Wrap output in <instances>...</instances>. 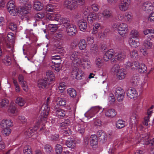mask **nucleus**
I'll return each instance as SVG.
<instances>
[{
	"mask_svg": "<svg viewBox=\"0 0 154 154\" xmlns=\"http://www.w3.org/2000/svg\"><path fill=\"white\" fill-rule=\"evenodd\" d=\"M111 71L116 73V78L119 80L124 79L127 74L126 69H120L119 65L118 64H115L113 66L111 69Z\"/></svg>",
	"mask_w": 154,
	"mask_h": 154,
	"instance_id": "nucleus-1",
	"label": "nucleus"
},
{
	"mask_svg": "<svg viewBox=\"0 0 154 154\" xmlns=\"http://www.w3.org/2000/svg\"><path fill=\"white\" fill-rule=\"evenodd\" d=\"M79 53L77 51L72 52L70 55L72 63L74 65L79 66L83 62H86L87 60L85 58L81 59L79 56Z\"/></svg>",
	"mask_w": 154,
	"mask_h": 154,
	"instance_id": "nucleus-2",
	"label": "nucleus"
},
{
	"mask_svg": "<svg viewBox=\"0 0 154 154\" xmlns=\"http://www.w3.org/2000/svg\"><path fill=\"white\" fill-rule=\"evenodd\" d=\"M112 27L114 29H117L118 33L122 37L125 36L128 31L127 25L124 23L119 24L114 23Z\"/></svg>",
	"mask_w": 154,
	"mask_h": 154,
	"instance_id": "nucleus-3",
	"label": "nucleus"
},
{
	"mask_svg": "<svg viewBox=\"0 0 154 154\" xmlns=\"http://www.w3.org/2000/svg\"><path fill=\"white\" fill-rule=\"evenodd\" d=\"M29 0H20V3L24 6L21 8V11L23 15L29 14L32 8L31 4L29 2Z\"/></svg>",
	"mask_w": 154,
	"mask_h": 154,
	"instance_id": "nucleus-4",
	"label": "nucleus"
},
{
	"mask_svg": "<svg viewBox=\"0 0 154 154\" xmlns=\"http://www.w3.org/2000/svg\"><path fill=\"white\" fill-rule=\"evenodd\" d=\"M13 1H10L8 3L7 7L8 11L11 15L13 16L16 15L19 12V10L16 8L14 4Z\"/></svg>",
	"mask_w": 154,
	"mask_h": 154,
	"instance_id": "nucleus-5",
	"label": "nucleus"
},
{
	"mask_svg": "<svg viewBox=\"0 0 154 154\" xmlns=\"http://www.w3.org/2000/svg\"><path fill=\"white\" fill-rule=\"evenodd\" d=\"M131 0H122L119 3L118 7L122 11L125 12L128 9L131 3Z\"/></svg>",
	"mask_w": 154,
	"mask_h": 154,
	"instance_id": "nucleus-6",
	"label": "nucleus"
},
{
	"mask_svg": "<svg viewBox=\"0 0 154 154\" xmlns=\"http://www.w3.org/2000/svg\"><path fill=\"white\" fill-rule=\"evenodd\" d=\"M63 5L65 8L71 11L75 9L78 7L74 0H65Z\"/></svg>",
	"mask_w": 154,
	"mask_h": 154,
	"instance_id": "nucleus-7",
	"label": "nucleus"
},
{
	"mask_svg": "<svg viewBox=\"0 0 154 154\" xmlns=\"http://www.w3.org/2000/svg\"><path fill=\"white\" fill-rule=\"evenodd\" d=\"M143 46L145 47V48H141L140 49V51L143 54L146 56L148 54L147 51H146V49H151L152 46L153 44L152 42L148 40H145L143 43Z\"/></svg>",
	"mask_w": 154,
	"mask_h": 154,
	"instance_id": "nucleus-8",
	"label": "nucleus"
},
{
	"mask_svg": "<svg viewBox=\"0 0 154 154\" xmlns=\"http://www.w3.org/2000/svg\"><path fill=\"white\" fill-rule=\"evenodd\" d=\"M87 20L90 23H92L94 21L99 20L101 19V14L98 13L96 14L93 12H91L88 16Z\"/></svg>",
	"mask_w": 154,
	"mask_h": 154,
	"instance_id": "nucleus-9",
	"label": "nucleus"
},
{
	"mask_svg": "<svg viewBox=\"0 0 154 154\" xmlns=\"http://www.w3.org/2000/svg\"><path fill=\"white\" fill-rule=\"evenodd\" d=\"M115 94L118 101H121L124 98L125 91L122 88L118 87L116 88Z\"/></svg>",
	"mask_w": 154,
	"mask_h": 154,
	"instance_id": "nucleus-10",
	"label": "nucleus"
},
{
	"mask_svg": "<svg viewBox=\"0 0 154 154\" xmlns=\"http://www.w3.org/2000/svg\"><path fill=\"white\" fill-rule=\"evenodd\" d=\"M126 57V54L124 52L119 51L114 54L113 55V58L115 61L122 60Z\"/></svg>",
	"mask_w": 154,
	"mask_h": 154,
	"instance_id": "nucleus-11",
	"label": "nucleus"
},
{
	"mask_svg": "<svg viewBox=\"0 0 154 154\" xmlns=\"http://www.w3.org/2000/svg\"><path fill=\"white\" fill-rule=\"evenodd\" d=\"M84 72L80 69H76L73 70L72 72V75L75 76L76 79L80 80L82 79L83 76Z\"/></svg>",
	"mask_w": 154,
	"mask_h": 154,
	"instance_id": "nucleus-12",
	"label": "nucleus"
},
{
	"mask_svg": "<svg viewBox=\"0 0 154 154\" xmlns=\"http://www.w3.org/2000/svg\"><path fill=\"white\" fill-rule=\"evenodd\" d=\"M90 141L91 146L93 149H96L98 146V143L97 136L95 134H93L90 137Z\"/></svg>",
	"mask_w": 154,
	"mask_h": 154,
	"instance_id": "nucleus-13",
	"label": "nucleus"
},
{
	"mask_svg": "<svg viewBox=\"0 0 154 154\" xmlns=\"http://www.w3.org/2000/svg\"><path fill=\"white\" fill-rule=\"evenodd\" d=\"M66 28V29L67 32L69 35H72L75 34L76 32V27L75 25L70 24Z\"/></svg>",
	"mask_w": 154,
	"mask_h": 154,
	"instance_id": "nucleus-14",
	"label": "nucleus"
},
{
	"mask_svg": "<svg viewBox=\"0 0 154 154\" xmlns=\"http://www.w3.org/2000/svg\"><path fill=\"white\" fill-rule=\"evenodd\" d=\"M87 126V124L85 122H83L80 124L77 125L75 127V129L78 132L81 134L84 133L85 128Z\"/></svg>",
	"mask_w": 154,
	"mask_h": 154,
	"instance_id": "nucleus-15",
	"label": "nucleus"
},
{
	"mask_svg": "<svg viewBox=\"0 0 154 154\" xmlns=\"http://www.w3.org/2000/svg\"><path fill=\"white\" fill-rule=\"evenodd\" d=\"M12 121L10 119H4L1 121L0 125L1 128L11 127L13 125Z\"/></svg>",
	"mask_w": 154,
	"mask_h": 154,
	"instance_id": "nucleus-16",
	"label": "nucleus"
},
{
	"mask_svg": "<svg viewBox=\"0 0 154 154\" xmlns=\"http://www.w3.org/2000/svg\"><path fill=\"white\" fill-rule=\"evenodd\" d=\"M127 96L131 99L136 97L138 95V93L136 90L132 88L128 89L127 92Z\"/></svg>",
	"mask_w": 154,
	"mask_h": 154,
	"instance_id": "nucleus-17",
	"label": "nucleus"
},
{
	"mask_svg": "<svg viewBox=\"0 0 154 154\" xmlns=\"http://www.w3.org/2000/svg\"><path fill=\"white\" fill-rule=\"evenodd\" d=\"M54 0H43V2L45 3H49L50 2L53 3ZM54 6L51 4H48L46 7V11L48 12H53L54 9Z\"/></svg>",
	"mask_w": 154,
	"mask_h": 154,
	"instance_id": "nucleus-18",
	"label": "nucleus"
},
{
	"mask_svg": "<svg viewBox=\"0 0 154 154\" xmlns=\"http://www.w3.org/2000/svg\"><path fill=\"white\" fill-rule=\"evenodd\" d=\"M78 24L80 30L82 31H85L87 29V24L85 21L83 20H79Z\"/></svg>",
	"mask_w": 154,
	"mask_h": 154,
	"instance_id": "nucleus-19",
	"label": "nucleus"
},
{
	"mask_svg": "<svg viewBox=\"0 0 154 154\" xmlns=\"http://www.w3.org/2000/svg\"><path fill=\"white\" fill-rule=\"evenodd\" d=\"M48 81L46 78L39 79L37 83L38 87L40 88H44L46 87L48 85Z\"/></svg>",
	"mask_w": 154,
	"mask_h": 154,
	"instance_id": "nucleus-20",
	"label": "nucleus"
},
{
	"mask_svg": "<svg viewBox=\"0 0 154 154\" xmlns=\"http://www.w3.org/2000/svg\"><path fill=\"white\" fill-rule=\"evenodd\" d=\"M103 17L106 19H109L112 17V12L111 10L106 9L101 14Z\"/></svg>",
	"mask_w": 154,
	"mask_h": 154,
	"instance_id": "nucleus-21",
	"label": "nucleus"
},
{
	"mask_svg": "<svg viewBox=\"0 0 154 154\" xmlns=\"http://www.w3.org/2000/svg\"><path fill=\"white\" fill-rule=\"evenodd\" d=\"M131 82L133 86H138L140 85L141 82L139 75H134L132 78Z\"/></svg>",
	"mask_w": 154,
	"mask_h": 154,
	"instance_id": "nucleus-22",
	"label": "nucleus"
},
{
	"mask_svg": "<svg viewBox=\"0 0 154 154\" xmlns=\"http://www.w3.org/2000/svg\"><path fill=\"white\" fill-rule=\"evenodd\" d=\"M50 108L48 105L45 104H44L41 110L42 116H43L44 117H46L49 114Z\"/></svg>",
	"mask_w": 154,
	"mask_h": 154,
	"instance_id": "nucleus-23",
	"label": "nucleus"
},
{
	"mask_svg": "<svg viewBox=\"0 0 154 154\" xmlns=\"http://www.w3.org/2000/svg\"><path fill=\"white\" fill-rule=\"evenodd\" d=\"M153 6L151 3L145 2L143 3L142 8L145 11H148L153 10Z\"/></svg>",
	"mask_w": 154,
	"mask_h": 154,
	"instance_id": "nucleus-24",
	"label": "nucleus"
},
{
	"mask_svg": "<svg viewBox=\"0 0 154 154\" xmlns=\"http://www.w3.org/2000/svg\"><path fill=\"white\" fill-rule=\"evenodd\" d=\"M135 67H137V69L141 73H143L146 71L147 68L145 65L143 63H134Z\"/></svg>",
	"mask_w": 154,
	"mask_h": 154,
	"instance_id": "nucleus-25",
	"label": "nucleus"
},
{
	"mask_svg": "<svg viewBox=\"0 0 154 154\" xmlns=\"http://www.w3.org/2000/svg\"><path fill=\"white\" fill-rule=\"evenodd\" d=\"M130 118L131 123L133 124H136L138 120L139 116L135 112H134L131 113Z\"/></svg>",
	"mask_w": 154,
	"mask_h": 154,
	"instance_id": "nucleus-26",
	"label": "nucleus"
},
{
	"mask_svg": "<svg viewBox=\"0 0 154 154\" xmlns=\"http://www.w3.org/2000/svg\"><path fill=\"white\" fill-rule=\"evenodd\" d=\"M105 114L108 117L112 118L116 116V113L114 109H110L105 111Z\"/></svg>",
	"mask_w": 154,
	"mask_h": 154,
	"instance_id": "nucleus-27",
	"label": "nucleus"
},
{
	"mask_svg": "<svg viewBox=\"0 0 154 154\" xmlns=\"http://www.w3.org/2000/svg\"><path fill=\"white\" fill-rule=\"evenodd\" d=\"M43 8V5L40 1H35L33 5V8L37 11L41 10Z\"/></svg>",
	"mask_w": 154,
	"mask_h": 154,
	"instance_id": "nucleus-28",
	"label": "nucleus"
},
{
	"mask_svg": "<svg viewBox=\"0 0 154 154\" xmlns=\"http://www.w3.org/2000/svg\"><path fill=\"white\" fill-rule=\"evenodd\" d=\"M66 144L67 146L71 149L74 148L75 146V143L72 138H69L66 140Z\"/></svg>",
	"mask_w": 154,
	"mask_h": 154,
	"instance_id": "nucleus-29",
	"label": "nucleus"
},
{
	"mask_svg": "<svg viewBox=\"0 0 154 154\" xmlns=\"http://www.w3.org/2000/svg\"><path fill=\"white\" fill-rule=\"evenodd\" d=\"M78 46L79 49L81 50H84L85 49L87 44L85 40L81 39L78 43Z\"/></svg>",
	"mask_w": 154,
	"mask_h": 154,
	"instance_id": "nucleus-30",
	"label": "nucleus"
},
{
	"mask_svg": "<svg viewBox=\"0 0 154 154\" xmlns=\"http://www.w3.org/2000/svg\"><path fill=\"white\" fill-rule=\"evenodd\" d=\"M15 102L20 106H23L26 103L24 98L20 97H17L15 100Z\"/></svg>",
	"mask_w": 154,
	"mask_h": 154,
	"instance_id": "nucleus-31",
	"label": "nucleus"
},
{
	"mask_svg": "<svg viewBox=\"0 0 154 154\" xmlns=\"http://www.w3.org/2000/svg\"><path fill=\"white\" fill-rule=\"evenodd\" d=\"M130 35L131 37V38H135L137 39L138 38V37L140 35V33L137 30L134 29L131 31Z\"/></svg>",
	"mask_w": 154,
	"mask_h": 154,
	"instance_id": "nucleus-32",
	"label": "nucleus"
},
{
	"mask_svg": "<svg viewBox=\"0 0 154 154\" xmlns=\"http://www.w3.org/2000/svg\"><path fill=\"white\" fill-rule=\"evenodd\" d=\"M56 113L57 116L59 118L64 116L65 115V112L63 109H57L55 108Z\"/></svg>",
	"mask_w": 154,
	"mask_h": 154,
	"instance_id": "nucleus-33",
	"label": "nucleus"
},
{
	"mask_svg": "<svg viewBox=\"0 0 154 154\" xmlns=\"http://www.w3.org/2000/svg\"><path fill=\"white\" fill-rule=\"evenodd\" d=\"M152 113V111L149 109L147 111V116L145 117L144 119V124L146 126L148 125V123L149 122V119L151 116V114Z\"/></svg>",
	"mask_w": 154,
	"mask_h": 154,
	"instance_id": "nucleus-34",
	"label": "nucleus"
},
{
	"mask_svg": "<svg viewBox=\"0 0 154 154\" xmlns=\"http://www.w3.org/2000/svg\"><path fill=\"white\" fill-rule=\"evenodd\" d=\"M46 75L48 80L50 81L53 80L54 79V75L53 72L50 70H48L46 72Z\"/></svg>",
	"mask_w": 154,
	"mask_h": 154,
	"instance_id": "nucleus-35",
	"label": "nucleus"
},
{
	"mask_svg": "<svg viewBox=\"0 0 154 154\" xmlns=\"http://www.w3.org/2000/svg\"><path fill=\"white\" fill-rule=\"evenodd\" d=\"M109 32V30L108 29H105L103 31H100L98 32V35L99 37L100 38H104L107 35Z\"/></svg>",
	"mask_w": 154,
	"mask_h": 154,
	"instance_id": "nucleus-36",
	"label": "nucleus"
},
{
	"mask_svg": "<svg viewBox=\"0 0 154 154\" xmlns=\"http://www.w3.org/2000/svg\"><path fill=\"white\" fill-rule=\"evenodd\" d=\"M60 23L63 24V26L65 28L70 24L69 20L66 18H63L60 19Z\"/></svg>",
	"mask_w": 154,
	"mask_h": 154,
	"instance_id": "nucleus-37",
	"label": "nucleus"
},
{
	"mask_svg": "<svg viewBox=\"0 0 154 154\" xmlns=\"http://www.w3.org/2000/svg\"><path fill=\"white\" fill-rule=\"evenodd\" d=\"M52 60V62L53 63H61L62 60L60 56L55 55L51 57Z\"/></svg>",
	"mask_w": 154,
	"mask_h": 154,
	"instance_id": "nucleus-38",
	"label": "nucleus"
},
{
	"mask_svg": "<svg viewBox=\"0 0 154 154\" xmlns=\"http://www.w3.org/2000/svg\"><path fill=\"white\" fill-rule=\"evenodd\" d=\"M125 122L122 120H118L116 123V127L118 128H121L125 126Z\"/></svg>",
	"mask_w": 154,
	"mask_h": 154,
	"instance_id": "nucleus-39",
	"label": "nucleus"
},
{
	"mask_svg": "<svg viewBox=\"0 0 154 154\" xmlns=\"http://www.w3.org/2000/svg\"><path fill=\"white\" fill-rule=\"evenodd\" d=\"M67 92L69 96L73 98L75 97L76 95V92L73 88H70L68 89Z\"/></svg>",
	"mask_w": 154,
	"mask_h": 154,
	"instance_id": "nucleus-40",
	"label": "nucleus"
},
{
	"mask_svg": "<svg viewBox=\"0 0 154 154\" xmlns=\"http://www.w3.org/2000/svg\"><path fill=\"white\" fill-rule=\"evenodd\" d=\"M8 111L10 113L14 114L15 116L16 115V108L14 103L11 104Z\"/></svg>",
	"mask_w": 154,
	"mask_h": 154,
	"instance_id": "nucleus-41",
	"label": "nucleus"
},
{
	"mask_svg": "<svg viewBox=\"0 0 154 154\" xmlns=\"http://www.w3.org/2000/svg\"><path fill=\"white\" fill-rule=\"evenodd\" d=\"M129 43L132 47L134 48H137L139 45V43L138 42L132 39V38H129Z\"/></svg>",
	"mask_w": 154,
	"mask_h": 154,
	"instance_id": "nucleus-42",
	"label": "nucleus"
},
{
	"mask_svg": "<svg viewBox=\"0 0 154 154\" xmlns=\"http://www.w3.org/2000/svg\"><path fill=\"white\" fill-rule=\"evenodd\" d=\"M2 61L4 64L7 66H9L11 64V57L8 56H6Z\"/></svg>",
	"mask_w": 154,
	"mask_h": 154,
	"instance_id": "nucleus-43",
	"label": "nucleus"
},
{
	"mask_svg": "<svg viewBox=\"0 0 154 154\" xmlns=\"http://www.w3.org/2000/svg\"><path fill=\"white\" fill-rule=\"evenodd\" d=\"M101 108L98 106L92 107L91 108L89 111V112L91 113V114L94 115L98 112Z\"/></svg>",
	"mask_w": 154,
	"mask_h": 154,
	"instance_id": "nucleus-44",
	"label": "nucleus"
},
{
	"mask_svg": "<svg viewBox=\"0 0 154 154\" xmlns=\"http://www.w3.org/2000/svg\"><path fill=\"white\" fill-rule=\"evenodd\" d=\"M9 101L6 99H3L0 103V106L2 108H5L8 106L9 104Z\"/></svg>",
	"mask_w": 154,
	"mask_h": 154,
	"instance_id": "nucleus-45",
	"label": "nucleus"
},
{
	"mask_svg": "<svg viewBox=\"0 0 154 154\" xmlns=\"http://www.w3.org/2000/svg\"><path fill=\"white\" fill-rule=\"evenodd\" d=\"M3 129L2 131V134L5 136H7L8 135L11 133V129L10 127H6L5 128H2Z\"/></svg>",
	"mask_w": 154,
	"mask_h": 154,
	"instance_id": "nucleus-46",
	"label": "nucleus"
},
{
	"mask_svg": "<svg viewBox=\"0 0 154 154\" xmlns=\"http://www.w3.org/2000/svg\"><path fill=\"white\" fill-rule=\"evenodd\" d=\"M48 28L51 32H54L57 29V24H49L48 25Z\"/></svg>",
	"mask_w": 154,
	"mask_h": 154,
	"instance_id": "nucleus-47",
	"label": "nucleus"
},
{
	"mask_svg": "<svg viewBox=\"0 0 154 154\" xmlns=\"http://www.w3.org/2000/svg\"><path fill=\"white\" fill-rule=\"evenodd\" d=\"M66 101L65 99L58 98L57 101V104L60 106H63L66 105Z\"/></svg>",
	"mask_w": 154,
	"mask_h": 154,
	"instance_id": "nucleus-48",
	"label": "nucleus"
},
{
	"mask_svg": "<svg viewBox=\"0 0 154 154\" xmlns=\"http://www.w3.org/2000/svg\"><path fill=\"white\" fill-rule=\"evenodd\" d=\"M63 33L62 32H59L55 35V39L59 41L63 39Z\"/></svg>",
	"mask_w": 154,
	"mask_h": 154,
	"instance_id": "nucleus-49",
	"label": "nucleus"
},
{
	"mask_svg": "<svg viewBox=\"0 0 154 154\" xmlns=\"http://www.w3.org/2000/svg\"><path fill=\"white\" fill-rule=\"evenodd\" d=\"M37 130V128L32 129L30 128L29 129L28 131H26L25 132V135L28 137H29L32 135V133L34 132Z\"/></svg>",
	"mask_w": 154,
	"mask_h": 154,
	"instance_id": "nucleus-50",
	"label": "nucleus"
},
{
	"mask_svg": "<svg viewBox=\"0 0 154 154\" xmlns=\"http://www.w3.org/2000/svg\"><path fill=\"white\" fill-rule=\"evenodd\" d=\"M125 19L124 22H130L131 21L132 19V17L128 13L126 12L125 13Z\"/></svg>",
	"mask_w": 154,
	"mask_h": 154,
	"instance_id": "nucleus-51",
	"label": "nucleus"
},
{
	"mask_svg": "<svg viewBox=\"0 0 154 154\" xmlns=\"http://www.w3.org/2000/svg\"><path fill=\"white\" fill-rule=\"evenodd\" d=\"M85 59H86V58ZM86 59L87 60V61L86 62H85V63H82V64L81 65H82L83 68L85 69H90L91 66L90 62H88V59Z\"/></svg>",
	"mask_w": 154,
	"mask_h": 154,
	"instance_id": "nucleus-52",
	"label": "nucleus"
},
{
	"mask_svg": "<svg viewBox=\"0 0 154 154\" xmlns=\"http://www.w3.org/2000/svg\"><path fill=\"white\" fill-rule=\"evenodd\" d=\"M44 149L47 154H51L52 152V148L49 145H45L44 146Z\"/></svg>",
	"mask_w": 154,
	"mask_h": 154,
	"instance_id": "nucleus-53",
	"label": "nucleus"
},
{
	"mask_svg": "<svg viewBox=\"0 0 154 154\" xmlns=\"http://www.w3.org/2000/svg\"><path fill=\"white\" fill-rule=\"evenodd\" d=\"M62 146L60 144H57L55 146V151L57 154H61L62 151Z\"/></svg>",
	"mask_w": 154,
	"mask_h": 154,
	"instance_id": "nucleus-54",
	"label": "nucleus"
},
{
	"mask_svg": "<svg viewBox=\"0 0 154 154\" xmlns=\"http://www.w3.org/2000/svg\"><path fill=\"white\" fill-rule=\"evenodd\" d=\"M45 16V14L42 12H39L36 14L35 15V17L36 20L38 21L43 18Z\"/></svg>",
	"mask_w": 154,
	"mask_h": 154,
	"instance_id": "nucleus-55",
	"label": "nucleus"
},
{
	"mask_svg": "<svg viewBox=\"0 0 154 154\" xmlns=\"http://www.w3.org/2000/svg\"><path fill=\"white\" fill-rule=\"evenodd\" d=\"M136 63V64L138 63L136 61L133 62L132 63L130 62H128L127 63V66L128 67H131V69L132 70H134L135 69H137V67H135L134 63Z\"/></svg>",
	"mask_w": 154,
	"mask_h": 154,
	"instance_id": "nucleus-56",
	"label": "nucleus"
},
{
	"mask_svg": "<svg viewBox=\"0 0 154 154\" xmlns=\"http://www.w3.org/2000/svg\"><path fill=\"white\" fill-rule=\"evenodd\" d=\"M54 65L52 66V69H54L55 71L59 72L61 69V63H54Z\"/></svg>",
	"mask_w": 154,
	"mask_h": 154,
	"instance_id": "nucleus-57",
	"label": "nucleus"
},
{
	"mask_svg": "<svg viewBox=\"0 0 154 154\" xmlns=\"http://www.w3.org/2000/svg\"><path fill=\"white\" fill-rule=\"evenodd\" d=\"M125 13L124 14H118L116 17V19L118 21H125Z\"/></svg>",
	"mask_w": 154,
	"mask_h": 154,
	"instance_id": "nucleus-58",
	"label": "nucleus"
},
{
	"mask_svg": "<svg viewBox=\"0 0 154 154\" xmlns=\"http://www.w3.org/2000/svg\"><path fill=\"white\" fill-rule=\"evenodd\" d=\"M130 56L131 58L134 59L136 58L138 56V54L137 51L133 50L130 53Z\"/></svg>",
	"mask_w": 154,
	"mask_h": 154,
	"instance_id": "nucleus-59",
	"label": "nucleus"
},
{
	"mask_svg": "<svg viewBox=\"0 0 154 154\" xmlns=\"http://www.w3.org/2000/svg\"><path fill=\"white\" fill-rule=\"evenodd\" d=\"M98 138L101 142L102 143H104L107 140V135L105 133L102 135L101 136L99 137Z\"/></svg>",
	"mask_w": 154,
	"mask_h": 154,
	"instance_id": "nucleus-60",
	"label": "nucleus"
},
{
	"mask_svg": "<svg viewBox=\"0 0 154 154\" xmlns=\"http://www.w3.org/2000/svg\"><path fill=\"white\" fill-rule=\"evenodd\" d=\"M13 83L15 87L16 91L17 92H19L20 91V88L16 80L13 79Z\"/></svg>",
	"mask_w": 154,
	"mask_h": 154,
	"instance_id": "nucleus-61",
	"label": "nucleus"
},
{
	"mask_svg": "<svg viewBox=\"0 0 154 154\" xmlns=\"http://www.w3.org/2000/svg\"><path fill=\"white\" fill-rule=\"evenodd\" d=\"M66 86L65 83L63 82L59 84L58 88L61 92H63V91L66 89Z\"/></svg>",
	"mask_w": 154,
	"mask_h": 154,
	"instance_id": "nucleus-62",
	"label": "nucleus"
},
{
	"mask_svg": "<svg viewBox=\"0 0 154 154\" xmlns=\"http://www.w3.org/2000/svg\"><path fill=\"white\" fill-rule=\"evenodd\" d=\"M70 122L69 120L67 119L65 120L64 122H63L61 123V126L62 129H64V128H66L67 126L70 124Z\"/></svg>",
	"mask_w": 154,
	"mask_h": 154,
	"instance_id": "nucleus-63",
	"label": "nucleus"
},
{
	"mask_svg": "<svg viewBox=\"0 0 154 154\" xmlns=\"http://www.w3.org/2000/svg\"><path fill=\"white\" fill-rule=\"evenodd\" d=\"M90 50L92 53L96 54L98 52V48L96 45H94L91 47Z\"/></svg>",
	"mask_w": 154,
	"mask_h": 154,
	"instance_id": "nucleus-64",
	"label": "nucleus"
}]
</instances>
